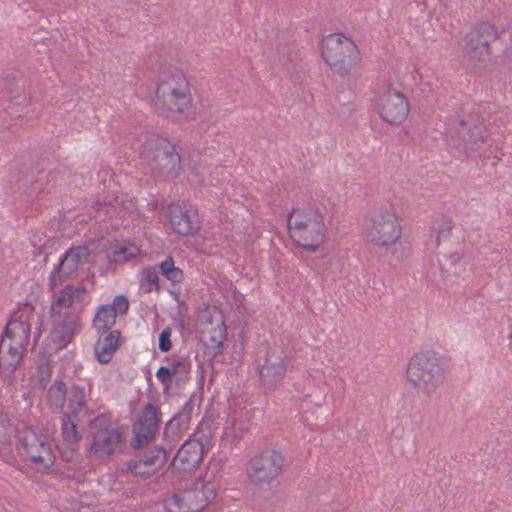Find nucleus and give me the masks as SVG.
Here are the masks:
<instances>
[{"label":"nucleus","instance_id":"nucleus-10","mask_svg":"<svg viewBox=\"0 0 512 512\" xmlns=\"http://www.w3.org/2000/svg\"><path fill=\"white\" fill-rule=\"evenodd\" d=\"M33 325L35 326L34 337L38 340L42 334L41 314L34 306L26 303L12 314L2 339L27 346Z\"/></svg>","mask_w":512,"mask_h":512},{"label":"nucleus","instance_id":"nucleus-28","mask_svg":"<svg viewBox=\"0 0 512 512\" xmlns=\"http://www.w3.org/2000/svg\"><path fill=\"white\" fill-rule=\"evenodd\" d=\"M116 322V315L110 305H101L98 307L93 319V327L99 333H108Z\"/></svg>","mask_w":512,"mask_h":512},{"label":"nucleus","instance_id":"nucleus-15","mask_svg":"<svg viewBox=\"0 0 512 512\" xmlns=\"http://www.w3.org/2000/svg\"><path fill=\"white\" fill-rule=\"evenodd\" d=\"M203 332L209 334L212 346L218 350L222 349L227 337V327L223 312L216 306L206 307L200 314Z\"/></svg>","mask_w":512,"mask_h":512},{"label":"nucleus","instance_id":"nucleus-22","mask_svg":"<svg viewBox=\"0 0 512 512\" xmlns=\"http://www.w3.org/2000/svg\"><path fill=\"white\" fill-rule=\"evenodd\" d=\"M203 457V445L198 439H188L177 451L173 466L182 471H189L197 467Z\"/></svg>","mask_w":512,"mask_h":512},{"label":"nucleus","instance_id":"nucleus-43","mask_svg":"<svg viewBox=\"0 0 512 512\" xmlns=\"http://www.w3.org/2000/svg\"><path fill=\"white\" fill-rule=\"evenodd\" d=\"M294 224L299 225V224H305V223L302 221H296Z\"/></svg>","mask_w":512,"mask_h":512},{"label":"nucleus","instance_id":"nucleus-33","mask_svg":"<svg viewBox=\"0 0 512 512\" xmlns=\"http://www.w3.org/2000/svg\"><path fill=\"white\" fill-rule=\"evenodd\" d=\"M141 275L140 286L145 293L151 292L153 289H159V277L154 267L144 268Z\"/></svg>","mask_w":512,"mask_h":512},{"label":"nucleus","instance_id":"nucleus-5","mask_svg":"<svg viewBox=\"0 0 512 512\" xmlns=\"http://www.w3.org/2000/svg\"><path fill=\"white\" fill-rule=\"evenodd\" d=\"M143 161L158 177L174 179L179 176L181 157L175 146L166 139L147 140L141 151Z\"/></svg>","mask_w":512,"mask_h":512},{"label":"nucleus","instance_id":"nucleus-26","mask_svg":"<svg viewBox=\"0 0 512 512\" xmlns=\"http://www.w3.org/2000/svg\"><path fill=\"white\" fill-rule=\"evenodd\" d=\"M368 241L378 246H389L401 236L400 226H370L366 232Z\"/></svg>","mask_w":512,"mask_h":512},{"label":"nucleus","instance_id":"nucleus-37","mask_svg":"<svg viewBox=\"0 0 512 512\" xmlns=\"http://www.w3.org/2000/svg\"><path fill=\"white\" fill-rule=\"evenodd\" d=\"M278 54H279V60L285 64L287 62L293 61L294 57L292 54V49L289 45L286 44H279L278 46Z\"/></svg>","mask_w":512,"mask_h":512},{"label":"nucleus","instance_id":"nucleus-8","mask_svg":"<svg viewBox=\"0 0 512 512\" xmlns=\"http://www.w3.org/2000/svg\"><path fill=\"white\" fill-rule=\"evenodd\" d=\"M47 404L53 412L78 418L88 410V394L81 385L74 384L68 391L65 382L56 380L48 388Z\"/></svg>","mask_w":512,"mask_h":512},{"label":"nucleus","instance_id":"nucleus-4","mask_svg":"<svg viewBox=\"0 0 512 512\" xmlns=\"http://www.w3.org/2000/svg\"><path fill=\"white\" fill-rule=\"evenodd\" d=\"M321 54L331 70L341 77L356 73L361 56L357 45L348 37L332 33L323 38Z\"/></svg>","mask_w":512,"mask_h":512},{"label":"nucleus","instance_id":"nucleus-1","mask_svg":"<svg viewBox=\"0 0 512 512\" xmlns=\"http://www.w3.org/2000/svg\"><path fill=\"white\" fill-rule=\"evenodd\" d=\"M86 290L65 286L55 296L50 313L53 319V328L48 337L51 350L65 348L81 329L80 311L84 303Z\"/></svg>","mask_w":512,"mask_h":512},{"label":"nucleus","instance_id":"nucleus-36","mask_svg":"<svg viewBox=\"0 0 512 512\" xmlns=\"http://www.w3.org/2000/svg\"><path fill=\"white\" fill-rule=\"evenodd\" d=\"M172 329L170 327H166L162 330L159 335V349L162 352H168L172 349Z\"/></svg>","mask_w":512,"mask_h":512},{"label":"nucleus","instance_id":"nucleus-2","mask_svg":"<svg viewBox=\"0 0 512 512\" xmlns=\"http://www.w3.org/2000/svg\"><path fill=\"white\" fill-rule=\"evenodd\" d=\"M219 484L214 476L197 478L164 501L167 512H203L216 498Z\"/></svg>","mask_w":512,"mask_h":512},{"label":"nucleus","instance_id":"nucleus-7","mask_svg":"<svg viewBox=\"0 0 512 512\" xmlns=\"http://www.w3.org/2000/svg\"><path fill=\"white\" fill-rule=\"evenodd\" d=\"M157 105L171 113H184L191 106L190 85L184 74L176 70L162 78L156 89Z\"/></svg>","mask_w":512,"mask_h":512},{"label":"nucleus","instance_id":"nucleus-39","mask_svg":"<svg viewBox=\"0 0 512 512\" xmlns=\"http://www.w3.org/2000/svg\"><path fill=\"white\" fill-rule=\"evenodd\" d=\"M22 91V87H20L18 85V83L16 84V88H15V91L14 90H11L10 93H11V101H15L16 104H21L23 101H25V97L22 95L21 93Z\"/></svg>","mask_w":512,"mask_h":512},{"label":"nucleus","instance_id":"nucleus-19","mask_svg":"<svg viewBox=\"0 0 512 512\" xmlns=\"http://www.w3.org/2000/svg\"><path fill=\"white\" fill-rule=\"evenodd\" d=\"M287 229L292 242L307 251L315 252L325 240L319 226H287Z\"/></svg>","mask_w":512,"mask_h":512},{"label":"nucleus","instance_id":"nucleus-27","mask_svg":"<svg viewBox=\"0 0 512 512\" xmlns=\"http://www.w3.org/2000/svg\"><path fill=\"white\" fill-rule=\"evenodd\" d=\"M74 419L75 418L63 416L61 422V439L58 443L59 449H62L64 446L68 449H73L81 440L82 435L78 431Z\"/></svg>","mask_w":512,"mask_h":512},{"label":"nucleus","instance_id":"nucleus-32","mask_svg":"<svg viewBox=\"0 0 512 512\" xmlns=\"http://www.w3.org/2000/svg\"><path fill=\"white\" fill-rule=\"evenodd\" d=\"M140 253V248L134 243H124L113 252L112 259L115 262L128 261Z\"/></svg>","mask_w":512,"mask_h":512},{"label":"nucleus","instance_id":"nucleus-13","mask_svg":"<svg viewBox=\"0 0 512 512\" xmlns=\"http://www.w3.org/2000/svg\"><path fill=\"white\" fill-rule=\"evenodd\" d=\"M251 478L258 483H270L282 472L284 456L275 450H266L250 461Z\"/></svg>","mask_w":512,"mask_h":512},{"label":"nucleus","instance_id":"nucleus-18","mask_svg":"<svg viewBox=\"0 0 512 512\" xmlns=\"http://www.w3.org/2000/svg\"><path fill=\"white\" fill-rule=\"evenodd\" d=\"M134 207L132 201H128L127 205L119 200L118 196L104 197L97 199L90 210V218L96 223H102L112 220L114 215L122 221H126V214Z\"/></svg>","mask_w":512,"mask_h":512},{"label":"nucleus","instance_id":"nucleus-34","mask_svg":"<svg viewBox=\"0 0 512 512\" xmlns=\"http://www.w3.org/2000/svg\"><path fill=\"white\" fill-rule=\"evenodd\" d=\"M52 376V369L48 363H43L36 367L31 376V382L34 387L44 388Z\"/></svg>","mask_w":512,"mask_h":512},{"label":"nucleus","instance_id":"nucleus-40","mask_svg":"<svg viewBox=\"0 0 512 512\" xmlns=\"http://www.w3.org/2000/svg\"><path fill=\"white\" fill-rule=\"evenodd\" d=\"M194 226H185L184 230L178 229L177 232L182 235H188L192 233Z\"/></svg>","mask_w":512,"mask_h":512},{"label":"nucleus","instance_id":"nucleus-23","mask_svg":"<svg viewBox=\"0 0 512 512\" xmlns=\"http://www.w3.org/2000/svg\"><path fill=\"white\" fill-rule=\"evenodd\" d=\"M191 371V364L187 359H174L170 362L169 366H161L156 372L157 380L163 384L164 389L171 388L172 380L180 385L189 379Z\"/></svg>","mask_w":512,"mask_h":512},{"label":"nucleus","instance_id":"nucleus-31","mask_svg":"<svg viewBox=\"0 0 512 512\" xmlns=\"http://www.w3.org/2000/svg\"><path fill=\"white\" fill-rule=\"evenodd\" d=\"M160 273L169 281L174 284H179L184 280L183 271L174 265L171 256L167 257L159 265Z\"/></svg>","mask_w":512,"mask_h":512},{"label":"nucleus","instance_id":"nucleus-9","mask_svg":"<svg viewBox=\"0 0 512 512\" xmlns=\"http://www.w3.org/2000/svg\"><path fill=\"white\" fill-rule=\"evenodd\" d=\"M91 453L98 459L108 460L120 452L124 443L122 431L116 427L110 417L97 416L91 423Z\"/></svg>","mask_w":512,"mask_h":512},{"label":"nucleus","instance_id":"nucleus-21","mask_svg":"<svg viewBox=\"0 0 512 512\" xmlns=\"http://www.w3.org/2000/svg\"><path fill=\"white\" fill-rule=\"evenodd\" d=\"M27 346L15 344L10 340L0 342V378L8 379L21 363Z\"/></svg>","mask_w":512,"mask_h":512},{"label":"nucleus","instance_id":"nucleus-6","mask_svg":"<svg viewBox=\"0 0 512 512\" xmlns=\"http://www.w3.org/2000/svg\"><path fill=\"white\" fill-rule=\"evenodd\" d=\"M16 451L26 465L37 471L46 470L55 462L51 443L24 424L20 435L17 436Z\"/></svg>","mask_w":512,"mask_h":512},{"label":"nucleus","instance_id":"nucleus-14","mask_svg":"<svg viewBox=\"0 0 512 512\" xmlns=\"http://www.w3.org/2000/svg\"><path fill=\"white\" fill-rule=\"evenodd\" d=\"M457 135L458 146L471 151L478 149L488 137L483 120L472 115L460 120Z\"/></svg>","mask_w":512,"mask_h":512},{"label":"nucleus","instance_id":"nucleus-25","mask_svg":"<svg viewBox=\"0 0 512 512\" xmlns=\"http://www.w3.org/2000/svg\"><path fill=\"white\" fill-rule=\"evenodd\" d=\"M161 216L168 224H199L198 211L189 202H176L164 208Z\"/></svg>","mask_w":512,"mask_h":512},{"label":"nucleus","instance_id":"nucleus-30","mask_svg":"<svg viewBox=\"0 0 512 512\" xmlns=\"http://www.w3.org/2000/svg\"><path fill=\"white\" fill-rule=\"evenodd\" d=\"M367 220L371 224H393L396 221V215L389 205H383L370 211L367 214Z\"/></svg>","mask_w":512,"mask_h":512},{"label":"nucleus","instance_id":"nucleus-42","mask_svg":"<svg viewBox=\"0 0 512 512\" xmlns=\"http://www.w3.org/2000/svg\"><path fill=\"white\" fill-rule=\"evenodd\" d=\"M296 210H293L292 213H289L288 216H287V225H290L291 224V219H292V214L295 212Z\"/></svg>","mask_w":512,"mask_h":512},{"label":"nucleus","instance_id":"nucleus-41","mask_svg":"<svg viewBox=\"0 0 512 512\" xmlns=\"http://www.w3.org/2000/svg\"><path fill=\"white\" fill-rule=\"evenodd\" d=\"M450 230H451L450 226H445V228L442 231L438 232V236H437L438 243L440 242V234L441 233L448 234L450 232Z\"/></svg>","mask_w":512,"mask_h":512},{"label":"nucleus","instance_id":"nucleus-20","mask_svg":"<svg viewBox=\"0 0 512 512\" xmlns=\"http://www.w3.org/2000/svg\"><path fill=\"white\" fill-rule=\"evenodd\" d=\"M165 450L156 447L139 460L128 463V469L135 476L150 477L166 464Z\"/></svg>","mask_w":512,"mask_h":512},{"label":"nucleus","instance_id":"nucleus-11","mask_svg":"<svg viewBox=\"0 0 512 512\" xmlns=\"http://www.w3.org/2000/svg\"><path fill=\"white\" fill-rule=\"evenodd\" d=\"M498 38L499 33L494 25L478 22L463 37V53L472 61L485 62L491 57V45Z\"/></svg>","mask_w":512,"mask_h":512},{"label":"nucleus","instance_id":"nucleus-29","mask_svg":"<svg viewBox=\"0 0 512 512\" xmlns=\"http://www.w3.org/2000/svg\"><path fill=\"white\" fill-rule=\"evenodd\" d=\"M22 431V424L15 426L6 415H0V451L17 442V436Z\"/></svg>","mask_w":512,"mask_h":512},{"label":"nucleus","instance_id":"nucleus-35","mask_svg":"<svg viewBox=\"0 0 512 512\" xmlns=\"http://www.w3.org/2000/svg\"><path fill=\"white\" fill-rule=\"evenodd\" d=\"M110 308L113 309L116 316L117 314H125L129 309V301L124 295H117L113 299V303L110 305Z\"/></svg>","mask_w":512,"mask_h":512},{"label":"nucleus","instance_id":"nucleus-3","mask_svg":"<svg viewBox=\"0 0 512 512\" xmlns=\"http://www.w3.org/2000/svg\"><path fill=\"white\" fill-rule=\"evenodd\" d=\"M406 378L418 393L431 395L446 379L445 369L439 356L432 351H419L408 361Z\"/></svg>","mask_w":512,"mask_h":512},{"label":"nucleus","instance_id":"nucleus-38","mask_svg":"<svg viewBox=\"0 0 512 512\" xmlns=\"http://www.w3.org/2000/svg\"><path fill=\"white\" fill-rule=\"evenodd\" d=\"M236 419L234 417L228 418L224 425V434L227 436H232L234 438L240 437L242 434V430L236 431Z\"/></svg>","mask_w":512,"mask_h":512},{"label":"nucleus","instance_id":"nucleus-24","mask_svg":"<svg viewBox=\"0 0 512 512\" xmlns=\"http://www.w3.org/2000/svg\"><path fill=\"white\" fill-rule=\"evenodd\" d=\"M120 347V331L112 330L108 333H100L97 341L94 344V356L98 363L108 364L112 361Z\"/></svg>","mask_w":512,"mask_h":512},{"label":"nucleus","instance_id":"nucleus-16","mask_svg":"<svg viewBox=\"0 0 512 512\" xmlns=\"http://www.w3.org/2000/svg\"><path fill=\"white\" fill-rule=\"evenodd\" d=\"M380 116L390 124L402 123L409 113V104L405 96L398 91L389 90L380 97Z\"/></svg>","mask_w":512,"mask_h":512},{"label":"nucleus","instance_id":"nucleus-12","mask_svg":"<svg viewBox=\"0 0 512 512\" xmlns=\"http://www.w3.org/2000/svg\"><path fill=\"white\" fill-rule=\"evenodd\" d=\"M89 250L85 246H72L60 258L49 275L48 285L55 289L74 276L87 262Z\"/></svg>","mask_w":512,"mask_h":512},{"label":"nucleus","instance_id":"nucleus-17","mask_svg":"<svg viewBox=\"0 0 512 512\" xmlns=\"http://www.w3.org/2000/svg\"><path fill=\"white\" fill-rule=\"evenodd\" d=\"M159 421L156 408L147 404L133 426L135 447H143L155 438Z\"/></svg>","mask_w":512,"mask_h":512}]
</instances>
